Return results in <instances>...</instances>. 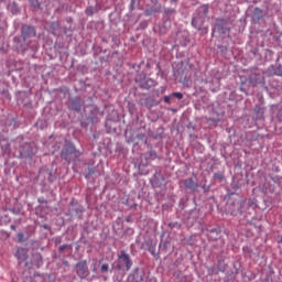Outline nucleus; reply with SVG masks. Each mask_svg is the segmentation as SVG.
I'll return each mask as SVG.
<instances>
[{"label":"nucleus","instance_id":"obj_2","mask_svg":"<svg viewBox=\"0 0 282 282\" xmlns=\"http://www.w3.org/2000/svg\"><path fill=\"white\" fill-rule=\"evenodd\" d=\"M119 270L124 265L126 270L129 272L131 270V267L133 265V262H131V258L127 253V251H121L119 254Z\"/></svg>","mask_w":282,"mask_h":282},{"label":"nucleus","instance_id":"obj_7","mask_svg":"<svg viewBox=\"0 0 282 282\" xmlns=\"http://www.w3.org/2000/svg\"><path fill=\"white\" fill-rule=\"evenodd\" d=\"M72 109H74V111H80L82 107L77 99L72 101Z\"/></svg>","mask_w":282,"mask_h":282},{"label":"nucleus","instance_id":"obj_13","mask_svg":"<svg viewBox=\"0 0 282 282\" xmlns=\"http://www.w3.org/2000/svg\"><path fill=\"white\" fill-rule=\"evenodd\" d=\"M108 271H109V264H102L101 272H108Z\"/></svg>","mask_w":282,"mask_h":282},{"label":"nucleus","instance_id":"obj_10","mask_svg":"<svg viewBox=\"0 0 282 282\" xmlns=\"http://www.w3.org/2000/svg\"><path fill=\"white\" fill-rule=\"evenodd\" d=\"M172 97L177 98L178 100H182V98H184V95L182 93H173Z\"/></svg>","mask_w":282,"mask_h":282},{"label":"nucleus","instance_id":"obj_9","mask_svg":"<svg viewBox=\"0 0 282 282\" xmlns=\"http://www.w3.org/2000/svg\"><path fill=\"white\" fill-rule=\"evenodd\" d=\"M86 14H87V17H93L94 15V7H88L86 9Z\"/></svg>","mask_w":282,"mask_h":282},{"label":"nucleus","instance_id":"obj_6","mask_svg":"<svg viewBox=\"0 0 282 282\" xmlns=\"http://www.w3.org/2000/svg\"><path fill=\"white\" fill-rule=\"evenodd\" d=\"M253 111L258 118H263L264 109L261 106H256Z\"/></svg>","mask_w":282,"mask_h":282},{"label":"nucleus","instance_id":"obj_17","mask_svg":"<svg viewBox=\"0 0 282 282\" xmlns=\"http://www.w3.org/2000/svg\"><path fill=\"white\" fill-rule=\"evenodd\" d=\"M52 28H58V23L53 22V23H52Z\"/></svg>","mask_w":282,"mask_h":282},{"label":"nucleus","instance_id":"obj_18","mask_svg":"<svg viewBox=\"0 0 282 282\" xmlns=\"http://www.w3.org/2000/svg\"><path fill=\"white\" fill-rule=\"evenodd\" d=\"M11 230H17V227L14 225H11Z\"/></svg>","mask_w":282,"mask_h":282},{"label":"nucleus","instance_id":"obj_1","mask_svg":"<svg viewBox=\"0 0 282 282\" xmlns=\"http://www.w3.org/2000/svg\"><path fill=\"white\" fill-rule=\"evenodd\" d=\"M75 272L79 276V279H87L89 276L87 260L79 261L77 264H75Z\"/></svg>","mask_w":282,"mask_h":282},{"label":"nucleus","instance_id":"obj_12","mask_svg":"<svg viewBox=\"0 0 282 282\" xmlns=\"http://www.w3.org/2000/svg\"><path fill=\"white\" fill-rule=\"evenodd\" d=\"M173 98V95L172 96H164L163 100L164 102H166V105H171V99Z\"/></svg>","mask_w":282,"mask_h":282},{"label":"nucleus","instance_id":"obj_15","mask_svg":"<svg viewBox=\"0 0 282 282\" xmlns=\"http://www.w3.org/2000/svg\"><path fill=\"white\" fill-rule=\"evenodd\" d=\"M254 12H256V14H263V11L261 9H259V8H256Z\"/></svg>","mask_w":282,"mask_h":282},{"label":"nucleus","instance_id":"obj_8","mask_svg":"<svg viewBox=\"0 0 282 282\" xmlns=\"http://www.w3.org/2000/svg\"><path fill=\"white\" fill-rule=\"evenodd\" d=\"M197 23H199V19L194 18L192 20V25H194V28H197V30H202V25H198Z\"/></svg>","mask_w":282,"mask_h":282},{"label":"nucleus","instance_id":"obj_19","mask_svg":"<svg viewBox=\"0 0 282 282\" xmlns=\"http://www.w3.org/2000/svg\"><path fill=\"white\" fill-rule=\"evenodd\" d=\"M19 237H23V234H19Z\"/></svg>","mask_w":282,"mask_h":282},{"label":"nucleus","instance_id":"obj_16","mask_svg":"<svg viewBox=\"0 0 282 282\" xmlns=\"http://www.w3.org/2000/svg\"><path fill=\"white\" fill-rule=\"evenodd\" d=\"M203 12H204V14H208V8L205 7Z\"/></svg>","mask_w":282,"mask_h":282},{"label":"nucleus","instance_id":"obj_14","mask_svg":"<svg viewBox=\"0 0 282 282\" xmlns=\"http://www.w3.org/2000/svg\"><path fill=\"white\" fill-rule=\"evenodd\" d=\"M69 246L67 245H63L62 247H59V252H64L66 248H68Z\"/></svg>","mask_w":282,"mask_h":282},{"label":"nucleus","instance_id":"obj_5","mask_svg":"<svg viewBox=\"0 0 282 282\" xmlns=\"http://www.w3.org/2000/svg\"><path fill=\"white\" fill-rule=\"evenodd\" d=\"M185 188H189L191 191H195L197 188V183L193 178H186L184 182Z\"/></svg>","mask_w":282,"mask_h":282},{"label":"nucleus","instance_id":"obj_11","mask_svg":"<svg viewBox=\"0 0 282 282\" xmlns=\"http://www.w3.org/2000/svg\"><path fill=\"white\" fill-rule=\"evenodd\" d=\"M33 8H41V3H39V0H30Z\"/></svg>","mask_w":282,"mask_h":282},{"label":"nucleus","instance_id":"obj_3","mask_svg":"<svg viewBox=\"0 0 282 282\" xmlns=\"http://www.w3.org/2000/svg\"><path fill=\"white\" fill-rule=\"evenodd\" d=\"M22 35L24 39H30V36H36V31L33 26L24 25L22 26Z\"/></svg>","mask_w":282,"mask_h":282},{"label":"nucleus","instance_id":"obj_4","mask_svg":"<svg viewBox=\"0 0 282 282\" xmlns=\"http://www.w3.org/2000/svg\"><path fill=\"white\" fill-rule=\"evenodd\" d=\"M72 153H74V147L73 145H66L63 150H62V154L61 156L64 160H69V155H72Z\"/></svg>","mask_w":282,"mask_h":282}]
</instances>
